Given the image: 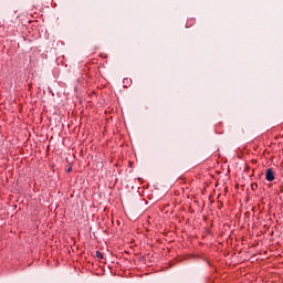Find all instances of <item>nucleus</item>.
Returning <instances> with one entry per match:
<instances>
[{"label": "nucleus", "mask_w": 283, "mask_h": 283, "mask_svg": "<svg viewBox=\"0 0 283 283\" xmlns=\"http://www.w3.org/2000/svg\"><path fill=\"white\" fill-rule=\"evenodd\" d=\"M265 180H268L269 182H273L275 180V172L273 171V168L266 169Z\"/></svg>", "instance_id": "nucleus-1"}, {"label": "nucleus", "mask_w": 283, "mask_h": 283, "mask_svg": "<svg viewBox=\"0 0 283 283\" xmlns=\"http://www.w3.org/2000/svg\"><path fill=\"white\" fill-rule=\"evenodd\" d=\"M96 256H97L99 260H103V253H101L99 251L96 252Z\"/></svg>", "instance_id": "nucleus-2"}, {"label": "nucleus", "mask_w": 283, "mask_h": 283, "mask_svg": "<svg viewBox=\"0 0 283 283\" xmlns=\"http://www.w3.org/2000/svg\"><path fill=\"white\" fill-rule=\"evenodd\" d=\"M252 189H253V191H255V189H258V184H252Z\"/></svg>", "instance_id": "nucleus-3"}]
</instances>
